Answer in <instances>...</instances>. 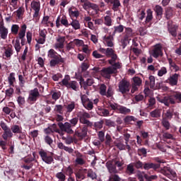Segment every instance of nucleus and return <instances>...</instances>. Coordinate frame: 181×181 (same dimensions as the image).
Instances as JSON below:
<instances>
[{
    "label": "nucleus",
    "mask_w": 181,
    "mask_h": 181,
    "mask_svg": "<svg viewBox=\"0 0 181 181\" xmlns=\"http://www.w3.org/2000/svg\"><path fill=\"white\" fill-rule=\"evenodd\" d=\"M1 138L4 140H0V148L2 151H8L10 155H13L15 153V142L11 139L13 138V133L11 127L4 131Z\"/></svg>",
    "instance_id": "1"
},
{
    "label": "nucleus",
    "mask_w": 181,
    "mask_h": 181,
    "mask_svg": "<svg viewBox=\"0 0 181 181\" xmlns=\"http://www.w3.org/2000/svg\"><path fill=\"white\" fill-rule=\"evenodd\" d=\"M157 101L164 104L165 107H170L175 104H181V92L175 91L168 96L157 97Z\"/></svg>",
    "instance_id": "2"
},
{
    "label": "nucleus",
    "mask_w": 181,
    "mask_h": 181,
    "mask_svg": "<svg viewBox=\"0 0 181 181\" xmlns=\"http://www.w3.org/2000/svg\"><path fill=\"white\" fill-rule=\"evenodd\" d=\"M47 57H49V59H52L49 62L50 67H56L57 64H63L65 62L64 58L62 57V55L59 54L57 52L53 49H50L48 51Z\"/></svg>",
    "instance_id": "3"
},
{
    "label": "nucleus",
    "mask_w": 181,
    "mask_h": 181,
    "mask_svg": "<svg viewBox=\"0 0 181 181\" xmlns=\"http://www.w3.org/2000/svg\"><path fill=\"white\" fill-rule=\"evenodd\" d=\"M78 117L79 118L80 124H82L83 128H92L93 127V122L88 120V119L91 118V115L87 112H79L78 113Z\"/></svg>",
    "instance_id": "4"
},
{
    "label": "nucleus",
    "mask_w": 181,
    "mask_h": 181,
    "mask_svg": "<svg viewBox=\"0 0 181 181\" xmlns=\"http://www.w3.org/2000/svg\"><path fill=\"white\" fill-rule=\"evenodd\" d=\"M110 65H112V66L104 68L102 70L106 78H111V74H117L118 73V69H121V63H119V62Z\"/></svg>",
    "instance_id": "5"
},
{
    "label": "nucleus",
    "mask_w": 181,
    "mask_h": 181,
    "mask_svg": "<svg viewBox=\"0 0 181 181\" xmlns=\"http://www.w3.org/2000/svg\"><path fill=\"white\" fill-rule=\"evenodd\" d=\"M38 154L40 155L42 160L47 163V165H52V163L54 162V158H53V153H49L47 151L41 148L38 151Z\"/></svg>",
    "instance_id": "6"
},
{
    "label": "nucleus",
    "mask_w": 181,
    "mask_h": 181,
    "mask_svg": "<svg viewBox=\"0 0 181 181\" xmlns=\"http://www.w3.org/2000/svg\"><path fill=\"white\" fill-rule=\"evenodd\" d=\"M110 107L113 110V111H118L119 114H124L127 115V114H129L131 112V109L127 108L125 106H122L119 105L118 103H110Z\"/></svg>",
    "instance_id": "7"
},
{
    "label": "nucleus",
    "mask_w": 181,
    "mask_h": 181,
    "mask_svg": "<svg viewBox=\"0 0 181 181\" xmlns=\"http://www.w3.org/2000/svg\"><path fill=\"white\" fill-rule=\"evenodd\" d=\"M40 97V93H39V89H37V88H35L30 91L27 101L28 104H35V103L37 101V98Z\"/></svg>",
    "instance_id": "8"
},
{
    "label": "nucleus",
    "mask_w": 181,
    "mask_h": 181,
    "mask_svg": "<svg viewBox=\"0 0 181 181\" xmlns=\"http://www.w3.org/2000/svg\"><path fill=\"white\" fill-rule=\"evenodd\" d=\"M57 125L62 132H66V134H69V135L74 134V131L72 129L73 127L69 122H66L65 123L58 122Z\"/></svg>",
    "instance_id": "9"
},
{
    "label": "nucleus",
    "mask_w": 181,
    "mask_h": 181,
    "mask_svg": "<svg viewBox=\"0 0 181 181\" xmlns=\"http://www.w3.org/2000/svg\"><path fill=\"white\" fill-rule=\"evenodd\" d=\"M105 56L107 57H111V59L108 60L109 64H117V59H118V56H117V54H115V51L112 47H108L106 49V54Z\"/></svg>",
    "instance_id": "10"
},
{
    "label": "nucleus",
    "mask_w": 181,
    "mask_h": 181,
    "mask_svg": "<svg viewBox=\"0 0 181 181\" xmlns=\"http://www.w3.org/2000/svg\"><path fill=\"white\" fill-rule=\"evenodd\" d=\"M26 29H28V25H26V24H23L21 26L18 35L16 38L18 40H21V43L22 46H25V45H26V40L25 39V36H26Z\"/></svg>",
    "instance_id": "11"
},
{
    "label": "nucleus",
    "mask_w": 181,
    "mask_h": 181,
    "mask_svg": "<svg viewBox=\"0 0 181 181\" xmlns=\"http://www.w3.org/2000/svg\"><path fill=\"white\" fill-rule=\"evenodd\" d=\"M167 28L168 33H170L173 37L177 36V29H179V26L173 24V21H168Z\"/></svg>",
    "instance_id": "12"
},
{
    "label": "nucleus",
    "mask_w": 181,
    "mask_h": 181,
    "mask_svg": "<svg viewBox=\"0 0 181 181\" xmlns=\"http://www.w3.org/2000/svg\"><path fill=\"white\" fill-rule=\"evenodd\" d=\"M81 100L82 105H83L84 108H86V110H91L93 108H94L93 102L90 100V98H88L86 95H82L81 96Z\"/></svg>",
    "instance_id": "13"
},
{
    "label": "nucleus",
    "mask_w": 181,
    "mask_h": 181,
    "mask_svg": "<svg viewBox=\"0 0 181 181\" xmlns=\"http://www.w3.org/2000/svg\"><path fill=\"white\" fill-rule=\"evenodd\" d=\"M129 82H128L125 79H122L119 83V91L122 93V94H127V93H129Z\"/></svg>",
    "instance_id": "14"
},
{
    "label": "nucleus",
    "mask_w": 181,
    "mask_h": 181,
    "mask_svg": "<svg viewBox=\"0 0 181 181\" xmlns=\"http://www.w3.org/2000/svg\"><path fill=\"white\" fill-rule=\"evenodd\" d=\"M152 56L154 59H158V57H162L163 56V52L162 51V44L158 43L154 45L152 50Z\"/></svg>",
    "instance_id": "15"
},
{
    "label": "nucleus",
    "mask_w": 181,
    "mask_h": 181,
    "mask_svg": "<svg viewBox=\"0 0 181 181\" xmlns=\"http://www.w3.org/2000/svg\"><path fill=\"white\" fill-rule=\"evenodd\" d=\"M114 36L113 34H110L109 35H105L103 37V41L105 46L107 47H114L115 44L114 43Z\"/></svg>",
    "instance_id": "16"
},
{
    "label": "nucleus",
    "mask_w": 181,
    "mask_h": 181,
    "mask_svg": "<svg viewBox=\"0 0 181 181\" xmlns=\"http://www.w3.org/2000/svg\"><path fill=\"white\" fill-rule=\"evenodd\" d=\"M61 25H63V26H65V28H69L70 26V23H69V21L66 16H63L62 18H60V16L57 17L56 21L57 28H60Z\"/></svg>",
    "instance_id": "17"
},
{
    "label": "nucleus",
    "mask_w": 181,
    "mask_h": 181,
    "mask_svg": "<svg viewBox=\"0 0 181 181\" xmlns=\"http://www.w3.org/2000/svg\"><path fill=\"white\" fill-rule=\"evenodd\" d=\"M8 30L4 25V21H0V37L3 40L8 39Z\"/></svg>",
    "instance_id": "18"
},
{
    "label": "nucleus",
    "mask_w": 181,
    "mask_h": 181,
    "mask_svg": "<svg viewBox=\"0 0 181 181\" xmlns=\"http://www.w3.org/2000/svg\"><path fill=\"white\" fill-rule=\"evenodd\" d=\"M34 160H35V158H33V157H29V158H24L23 161L27 165H25V164L23 165L22 168L23 169H25V170H30V169H32V168H33Z\"/></svg>",
    "instance_id": "19"
},
{
    "label": "nucleus",
    "mask_w": 181,
    "mask_h": 181,
    "mask_svg": "<svg viewBox=\"0 0 181 181\" xmlns=\"http://www.w3.org/2000/svg\"><path fill=\"white\" fill-rule=\"evenodd\" d=\"M153 11L156 13V19L160 21V19H162V16H163V8L160 5H156Z\"/></svg>",
    "instance_id": "20"
},
{
    "label": "nucleus",
    "mask_w": 181,
    "mask_h": 181,
    "mask_svg": "<svg viewBox=\"0 0 181 181\" xmlns=\"http://www.w3.org/2000/svg\"><path fill=\"white\" fill-rule=\"evenodd\" d=\"M68 13L70 18H78V16H80V11H78V9L74 6L69 8Z\"/></svg>",
    "instance_id": "21"
},
{
    "label": "nucleus",
    "mask_w": 181,
    "mask_h": 181,
    "mask_svg": "<svg viewBox=\"0 0 181 181\" xmlns=\"http://www.w3.org/2000/svg\"><path fill=\"white\" fill-rule=\"evenodd\" d=\"M87 132H88V129L86 127H81L80 130L75 132V135L79 138V139H84L87 136Z\"/></svg>",
    "instance_id": "22"
},
{
    "label": "nucleus",
    "mask_w": 181,
    "mask_h": 181,
    "mask_svg": "<svg viewBox=\"0 0 181 181\" xmlns=\"http://www.w3.org/2000/svg\"><path fill=\"white\" fill-rule=\"evenodd\" d=\"M86 175H87V168L79 169L76 173H75V176L77 181H78V179H81V180H84V179H86Z\"/></svg>",
    "instance_id": "23"
},
{
    "label": "nucleus",
    "mask_w": 181,
    "mask_h": 181,
    "mask_svg": "<svg viewBox=\"0 0 181 181\" xmlns=\"http://www.w3.org/2000/svg\"><path fill=\"white\" fill-rule=\"evenodd\" d=\"M74 153L76 156V158L75 160V162L76 165H80L81 166H83L86 163V160L83 159V154L80 153L78 151H75Z\"/></svg>",
    "instance_id": "24"
},
{
    "label": "nucleus",
    "mask_w": 181,
    "mask_h": 181,
    "mask_svg": "<svg viewBox=\"0 0 181 181\" xmlns=\"http://www.w3.org/2000/svg\"><path fill=\"white\" fill-rule=\"evenodd\" d=\"M55 43V49H63L64 47V42H66V37L58 36Z\"/></svg>",
    "instance_id": "25"
},
{
    "label": "nucleus",
    "mask_w": 181,
    "mask_h": 181,
    "mask_svg": "<svg viewBox=\"0 0 181 181\" xmlns=\"http://www.w3.org/2000/svg\"><path fill=\"white\" fill-rule=\"evenodd\" d=\"M107 4H110L112 5V9L115 11H118L119 6H121V2L119 0H104Z\"/></svg>",
    "instance_id": "26"
},
{
    "label": "nucleus",
    "mask_w": 181,
    "mask_h": 181,
    "mask_svg": "<svg viewBox=\"0 0 181 181\" xmlns=\"http://www.w3.org/2000/svg\"><path fill=\"white\" fill-rule=\"evenodd\" d=\"M143 168L145 170H149V169H154V170H156V169L160 168V165L153 163H144Z\"/></svg>",
    "instance_id": "27"
},
{
    "label": "nucleus",
    "mask_w": 181,
    "mask_h": 181,
    "mask_svg": "<svg viewBox=\"0 0 181 181\" xmlns=\"http://www.w3.org/2000/svg\"><path fill=\"white\" fill-rule=\"evenodd\" d=\"M179 74H174L168 78V83L170 86H177V81H179Z\"/></svg>",
    "instance_id": "28"
},
{
    "label": "nucleus",
    "mask_w": 181,
    "mask_h": 181,
    "mask_svg": "<svg viewBox=\"0 0 181 181\" xmlns=\"http://www.w3.org/2000/svg\"><path fill=\"white\" fill-rule=\"evenodd\" d=\"M106 168H107L110 173H117L118 171L117 170V166L115 163L112 161H107L106 163Z\"/></svg>",
    "instance_id": "29"
},
{
    "label": "nucleus",
    "mask_w": 181,
    "mask_h": 181,
    "mask_svg": "<svg viewBox=\"0 0 181 181\" xmlns=\"http://www.w3.org/2000/svg\"><path fill=\"white\" fill-rule=\"evenodd\" d=\"M173 115H175V110L174 109H168L166 112L163 114V118L164 119L170 120L173 118Z\"/></svg>",
    "instance_id": "30"
},
{
    "label": "nucleus",
    "mask_w": 181,
    "mask_h": 181,
    "mask_svg": "<svg viewBox=\"0 0 181 181\" xmlns=\"http://www.w3.org/2000/svg\"><path fill=\"white\" fill-rule=\"evenodd\" d=\"M4 56H5L6 59H11V57H12V54H13V49H12V45H8L7 47H4Z\"/></svg>",
    "instance_id": "31"
},
{
    "label": "nucleus",
    "mask_w": 181,
    "mask_h": 181,
    "mask_svg": "<svg viewBox=\"0 0 181 181\" xmlns=\"http://www.w3.org/2000/svg\"><path fill=\"white\" fill-rule=\"evenodd\" d=\"M165 18L167 21L173 18V8L172 7H167L165 8Z\"/></svg>",
    "instance_id": "32"
},
{
    "label": "nucleus",
    "mask_w": 181,
    "mask_h": 181,
    "mask_svg": "<svg viewBox=\"0 0 181 181\" xmlns=\"http://www.w3.org/2000/svg\"><path fill=\"white\" fill-rule=\"evenodd\" d=\"M123 37H127V39H131L134 37V30L129 27L124 28V33H123Z\"/></svg>",
    "instance_id": "33"
},
{
    "label": "nucleus",
    "mask_w": 181,
    "mask_h": 181,
    "mask_svg": "<svg viewBox=\"0 0 181 181\" xmlns=\"http://www.w3.org/2000/svg\"><path fill=\"white\" fill-rule=\"evenodd\" d=\"M16 74L13 72L10 73L8 76V86L10 87H15V83H16Z\"/></svg>",
    "instance_id": "34"
},
{
    "label": "nucleus",
    "mask_w": 181,
    "mask_h": 181,
    "mask_svg": "<svg viewBox=\"0 0 181 181\" xmlns=\"http://www.w3.org/2000/svg\"><path fill=\"white\" fill-rule=\"evenodd\" d=\"M125 173L126 175H129V176L135 175V168L134 167L133 163H130L127 165Z\"/></svg>",
    "instance_id": "35"
},
{
    "label": "nucleus",
    "mask_w": 181,
    "mask_h": 181,
    "mask_svg": "<svg viewBox=\"0 0 181 181\" xmlns=\"http://www.w3.org/2000/svg\"><path fill=\"white\" fill-rule=\"evenodd\" d=\"M10 129H11V132H13V134L15 135L18 134H22V127L18 125V124H13Z\"/></svg>",
    "instance_id": "36"
},
{
    "label": "nucleus",
    "mask_w": 181,
    "mask_h": 181,
    "mask_svg": "<svg viewBox=\"0 0 181 181\" xmlns=\"http://www.w3.org/2000/svg\"><path fill=\"white\" fill-rule=\"evenodd\" d=\"M86 175L87 177L92 180H95V179H97V173H95L93 169H86Z\"/></svg>",
    "instance_id": "37"
},
{
    "label": "nucleus",
    "mask_w": 181,
    "mask_h": 181,
    "mask_svg": "<svg viewBox=\"0 0 181 181\" xmlns=\"http://www.w3.org/2000/svg\"><path fill=\"white\" fill-rule=\"evenodd\" d=\"M30 6L34 11H40V1L39 0H33Z\"/></svg>",
    "instance_id": "38"
},
{
    "label": "nucleus",
    "mask_w": 181,
    "mask_h": 181,
    "mask_svg": "<svg viewBox=\"0 0 181 181\" xmlns=\"http://www.w3.org/2000/svg\"><path fill=\"white\" fill-rule=\"evenodd\" d=\"M125 28L126 27L122 25H119L117 26H115L114 27L115 30L112 35H113V36H115V35H117V33H122V32H124V29H125Z\"/></svg>",
    "instance_id": "39"
},
{
    "label": "nucleus",
    "mask_w": 181,
    "mask_h": 181,
    "mask_svg": "<svg viewBox=\"0 0 181 181\" xmlns=\"http://www.w3.org/2000/svg\"><path fill=\"white\" fill-rule=\"evenodd\" d=\"M69 26H72L73 29L75 30H78V29H81V28L80 21H78L77 19L72 20V22L69 23Z\"/></svg>",
    "instance_id": "40"
},
{
    "label": "nucleus",
    "mask_w": 181,
    "mask_h": 181,
    "mask_svg": "<svg viewBox=\"0 0 181 181\" xmlns=\"http://www.w3.org/2000/svg\"><path fill=\"white\" fill-rule=\"evenodd\" d=\"M129 42H131V38L123 36L122 39L120 40L122 49H125V47L129 45Z\"/></svg>",
    "instance_id": "41"
},
{
    "label": "nucleus",
    "mask_w": 181,
    "mask_h": 181,
    "mask_svg": "<svg viewBox=\"0 0 181 181\" xmlns=\"http://www.w3.org/2000/svg\"><path fill=\"white\" fill-rule=\"evenodd\" d=\"M153 19V11L151 8L147 10V16L146 18V23H149Z\"/></svg>",
    "instance_id": "42"
},
{
    "label": "nucleus",
    "mask_w": 181,
    "mask_h": 181,
    "mask_svg": "<svg viewBox=\"0 0 181 181\" xmlns=\"http://www.w3.org/2000/svg\"><path fill=\"white\" fill-rule=\"evenodd\" d=\"M90 68V62H88V59H86L81 65V71H87L88 69Z\"/></svg>",
    "instance_id": "43"
},
{
    "label": "nucleus",
    "mask_w": 181,
    "mask_h": 181,
    "mask_svg": "<svg viewBox=\"0 0 181 181\" xmlns=\"http://www.w3.org/2000/svg\"><path fill=\"white\" fill-rule=\"evenodd\" d=\"M87 8H91V9H93V11H95V13H98V11H100V7L98 6V5L94 4V3H91L89 1V3H88L86 4Z\"/></svg>",
    "instance_id": "44"
},
{
    "label": "nucleus",
    "mask_w": 181,
    "mask_h": 181,
    "mask_svg": "<svg viewBox=\"0 0 181 181\" xmlns=\"http://www.w3.org/2000/svg\"><path fill=\"white\" fill-rule=\"evenodd\" d=\"M99 93L100 95L105 96L107 95V86L104 83H101L99 87Z\"/></svg>",
    "instance_id": "45"
},
{
    "label": "nucleus",
    "mask_w": 181,
    "mask_h": 181,
    "mask_svg": "<svg viewBox=\"0 0 181 181\" xmlns=\"http://www.w3.org/2000/svg\"><path fill=\"white\" fill-rule=\"evenodd\" d=\"M11 33L16 36V35H19V25L18 24H13L11 25Z\"/></svg>",
    "instance_id": "46"
},
{
    "label": "nucleus",
    "mask_w": 181,
    "mask_h": 181,
    "mask_svg": "<svg viewBox=\"0 0 181 181\" xmlns=\"http://www.w3.org/2000/svg\"><path fill=\"white\" fill-rule=\"evenodd\" d=\"M70 81V76L69 75L65 76V78L59 83V86H64L65 87L67 88V86H69Z\"/></svg>",
    "instance_id": "47"
},
{
    "label": "nucleus",
    "mask_w": 181,
    "mask_h": 181,
    "mask_svg": "<svg viewBox=\"0 0 181 181\" xmlns=\"http://www.w3.org/2000/svg\"><path fill=\"white\" fill-rule=\"evenodd\" d=\"M160 110L156 109L150 112V115L152 118H160Z\"/></svg>",
    "instance_id": "48"
},
{
    "label": "nucleus",
    "mask_w": 181,
    "mask_h": 181,
    "mask_svg": "<svg viewBox=\"0 0 181 181\" xmlns=\"http://www.w3.org/2000/svg\"><path fill=\"white\" fill-rule=\"evenodd\" d=\"M78 119H80L78 118V115L77 117H74L69 119L68 122H69V124L72 128H74V127H76L77 124H78Z\"/></svg>",
    "instance_id": "49"
},
{
    "label": "nucleus",
    "mask_w": 181,
    "mask_h": 181,
    "mask_svg": "<svg viewBox=\"0 0 181 181\" xmlns=\"http://www.w3.org/2000/svg\"><path fill=\"white\" fill-rule=\"evenodd\" d=\"M161 124L163 127L166 129V131L170 129V122H169V119H162Z\"/></svg>",
    "instance_id": "50"
},
{
    "label": "nucleus",
    "mask_w": 181,
    "mask_h": 181,
    "mask_svg": "<svg viewBox=\"0 0 181 181\" xmlns=\"http://www.w3.org/2000/svg\"><path fill=\"white\" fill-rule=\"evenodd\" d=\"M94 84V79L90 78L86 80V81L83 82V88L86 90L87 87H90Z\"/></svg>",
    "instance_id": "51"
},
{
    "label": "nucleus",
    "mask_w": 181,
    "mask_h": 181,
    "mask_svg": "<svg viewBox=\"0 0 181 181\" xmlns=\"http://www.w3.org/2000/svg\"><path fill=\"white\" fill-rule=\"evenodd\" d=\"M25 9L22 7H19L17 11H16V16L18 19H22L23 18V13Z\"/></svg>",
    "instance_id": "52"
},
{
    "label": "nucleus",
    "mask_w": 181,
    "mask_h": 181,
    "mask_svg": "<svg viewBox=\"0 0 181 181\" xmlns=\"http://www.w3.org/2000/svg\"><path fill=\"white\" fill-rule=\"evenodd\" d=\"M104 23L106 25V26H112V18H111V16H106L104 17Z\"/></svg>",
    "instance_id": "53"
},
{
    "label": "nucleus",
    "mask_w": 181,
    "mask_h": 181,
    "mask_svg": "<svg viewBox=\"0 0 181 181\" xmlns=\"http://www.w3.org/2000/svg\"><path fill=\"white\" fill-rule=\"evenodd\" d=\"M67 88H72L74 91H77V81H70L68 86H66Z\"/></svg>",
    "instance_id": "54"
},
{
    "label": "nucleus",
    "mask_w": 181,
    "mask_h": 181,
    "mask_svg": "<svg viewBox=\"0 0 181 181\" xmlns=\"http://www.w3.org/2000/svg\"><path fill=\"white\" fill-rule=\"evenodd\" d=\"M64 173L65 175H67L68 176H71L74 172L73 171V168L71 166L65 167L64 169Z\"/></svg>",
    "instance_id": "55"
},
{
    "label": "nucleus",
    "mask_w": 181,
    "mask_h": 181,
    "mask_svg": "<svg viewBox=\"0 0 181 181\" xmlns=\"http://www.w3.org/2000/svg\"><path fill=\"white\" fill-rule=\"evenodd\" d=\"M17 103L21 108H23V105H25L26 101L25 100V98L23 96H18L17 99Z\"/></svg>",
    "instance_id": "56"
},
{
    "label": "nucleus",
    "mask_w": 181,
    "mask_h": 181,
    "mask_svg": "<svg viewBox=\"0 0 181 181\" xmlns=\"http://www.w3.org/2000/svg\"><path fill=\"white\" fill-rule=\"evenodd\" d=\"M112 95H114V89L112 88V86H110L106 91L105 97L110 98V97H112Z\"/></svg>",
    "instance_id": "57"
},
{
    "label": "nucleus",
    "mask_w": 181,
    "mask_h": 181,
    "mask_svg": "<svg viewBox=\"0 0 181 181\" xmlns=\"http://www.w3.org/2000/svg\"><path fill=\"white\" fill-rule=\"evenodd\" d=\"M133 81H134V83H132L133 86H137L139 87L141 84H142V79H141V78L138 76L134 77Z\"/></svg>",
    "instance_id": "58"
},
{
    "label": "nucleus",
    "mask_w": 181,
    "mask_h": 181,
    "mask_svg": "<svg viewBox=\"0 0 181 181\" xmlns=\"http://www.w3.org/2000/svg\"><path fill=\"white\" fill-rule=\"evenodd\" d=\"M14 48L16 49V52L17 53H19L21 52V49H22V47H21V41L17 38L16 39V42L14 45Z\"/></svg>",
    "instance_id": "59"
},
{
    "label": "nucleus",
    "mask_w": 181,
    "mask_h": 181,
    "mask_svg": "<svg viewBox=\"0 0 181 181\" xmlns=\"http://www.w3.org/2000/svg\"><path fill=\"white\" fill-rule=\"evenodd\" d=\"M167 73H168V69H166V67L163 66L160 68V70H158V77H162L163 76H165V74H167Z\"/></svg>",
    "instance_id": "60"
},
{
    "label": "nucleus",
    "mask_w": 181,
    "mask_h": 181,
    "mask_svg": "<svg viewBox=\"0 0 181 181\" xmlns=\"http://www.w3.org/2000/svg\"><path fill=\"white\" fill-rule=\"evenodd\" d=\"M60 97H62V93L60 91L53 92L52 94V98L54 100V101H57Z\"/></svg>",
    "instance_id": "61"
},
{
    "label": "nucleus",
    "mask_w": 181,
    "mask_h": 181,
    "mask_svg": "<svg viewBox=\"0 0 181 181\" xmlns=\"http://www.w3.org/2000/svg\"><path fill=\"white\" fill-rule=\"evenodd\" d=\"M56 177H57L59 181H66V175L62 172L57 173L56 174Z\"/></svg>",
    "instance_id": "62"
},
{
    "label": "nucleus",
    "mask_w": 181,
    "mask_h": 181,
    "mask_svg": "<svg viewBox=\"0 0 181 181\" xmlns=\"http://www.w3.org/2000/svg\"><path fill=\"white\" fill-rule=\"evenodd\" d=\"M74 47H76V45H74V42L71 41L69 43L66 44V51L70 52V50H72V49H74Z\"/></svg>",
    "instance_id": "63"
},
{
    "label": "nucleus",
    "mask_w": 181,
    "mask_h": 181,
    "mask_svg": "<svg viewBox=\"0 0 181 181\" xmlns=\"http://www.w3.org/2000/svg\"><path fill=\"white\" fill-rule=\"evenodd\" d=\"M14 90L12 88H9L8 89L6 90V97L7 98H11V97L13 96Z\"/></svg>",
    "instance_id": "64"
}]
</instances>
